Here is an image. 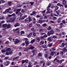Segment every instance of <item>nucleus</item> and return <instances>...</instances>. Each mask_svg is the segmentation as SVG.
Returning <instances> with one entry per match:
<instances>
[{
	"label": "nucleus",
	"instance_id": "12",
	"mask_svg": "<svg viewBox=\"0 0 67 67\" xmlns=\"http://www.w3.org/2000/svg\"><path fill=\"white\" fill-rule=\"evenodd\" d=\"M12 53L13 52L11 51L10 52L7 51V52H6V55H10V54H12Z\"/></svg>",
	"mask_w": 67,
	"mask_h": 67
},
{
	"label": "nucleus",
	"instance_id": "59",
	"mask_svg": "<svg viewBox=\"0 0 67 67\" xmlns=\"http://www.w3.org/2000/svg\"><path fill=\"white\" fill-rule=\"evenodd\" d=\"M29 26L30 27H32V24H29Z\"/></svg>",
	"mask_w": 67,
	"mask_h": 67
},
{
	"label": "nucleus",
	"instance_id": "15",
	"mask_svg": "<svg viewBox=\"0 0 67 67\" xmlns=\"http://www.w3.org/2000/svg\"><path fill=\"white\" fill-rule=\"evenodd\" d=\"M62 20V18H60L57 20V22L58 23H60V22H61V20Z\"/></svg>",
	"mask_w": 67,
	"mask_h": 67
},
{
	"label": "nucleus",
	"instance_id": "4",
	"mask_svg": "<svg viewBox=\"0 0 67 67\" xmlns=\"http://www.w3.org/2000/svg\"><path fill=\"white\" fill-rule=\"evenodd\" d=\"M64 60H65V59H62L61 60H59V59H57V62L58 63H59V64H62V63H63V62H64Z\"/></svg>",
	"mask_w": 67,
	"mask_h": 67
},
{
	"label": "nucleus",
	"instance_id": "55",
	"mask_svg": "<svg viewBox=\"0 0 67 67\" xmlns=\"http://www.w3.org/2000/svg\"><path fill=\"white\" fill-rule=\"evenodd\" d=\"M47 47L46 46V45H45L43 46V48H46Z\"/></svg>",
	"mask_w": 67,
	"mask_h": 67
},
{
	"label": "nucleus",
	"instance_id": "47",
	"mask_svg": "<svg viewBox=\"0 0 67 67\" xmlns=\"http://www.w3.org/2000/svg\"><path fill=\"white\" fill-rule=\"evenodd\" d=\"M36 25L38 27H40V26H41V25L40 24H36Z\"/></svg>",
	"mask_w": 67,
	"mask_h": 67
},
{
	"label": "nucleus",
	"instance_id": "48",
	"mask_svg": "<svg viewBox=\"0 0 67 67\" xmlns=\"http://www.w3.org/2000/svg\"><path fill=\"white\" fill-rule=\"evenodd\" d=\"M9 43V41H7L5 42V44H8Z\"/></svg>",
	"mask_w": 67,
	"mask_h": 67
},
{
	"label": "nucleus",
	"instance_id": "24",
	"mask_svg": "<svg viewBox=\"0 0 67 67\" xmlns=\"http://www.w3.org/2000/svg\"><path fill=\"white\" fill-rule=\"evenodd\" d=\"M56 12L58 15H59V13H60V10H59L56 11Z\"/></svg>",
	"mask_w": 67,
	"mask_h": 67
},
{
	"label": "nucleus",
	"instance_id": "30",
	"mask_svg": "<svg viewBox=\"0 0 67 67\" xmlns=\"http://www.w3.org/2000/svg\"><path fill=\"white\" fill-rule=\"evenodd\" d=\"M41 40V38H37L36 40L37 42H39Z\"/></svg>",
	"mask_w": 67,
	"mask_h": 67
},
{
	"label": "nucleus",
	"instance_id": "40",
	"mask_svg": "<svg viewBox=\"0 0 67 67\" xmlns=\"http://www.w3.org/2000/svg\"><path fill=\"white\" fill-rule=\"evenodd\" d=\"M38 22L39 23H43V21L41 20H39L38 21Z\"/></svg>",
	"mask_w": 67,
	"mask_h": 67
},
{
	"label": "nucleus",
	"instance_id": "14",
	"mask_svg": "<svg viewBox=\"0 0 67 67\" xmlns=\"http://www.w3.org/2000/svg\"><path fill=\"white\" fill-rule=\"evenodd\" d=\"M9 9H7L5 10V11L3 12V13H4V14H6L7 13L9 12Z\"/></svg>",
	"mask_w": 67,
	"mask_h": 67
},
{
	"label": "nucleus",
	"instance_id": "34",
	"mask_svg": "<svg viewBox=\"0 0 67 67\" xmlns=\"http://www.w3.org/2000/svg\"><path fill=\"white\" fill-rule=\"evenodd\" d=\"M25 43L26 45H29V42L27 40L25 41Z\"/></svg>",
	"mask_w": 67,
	"mask_h": 67
},
{
	"label": "nucleus",
	"instance_id": "8",
	"mask_svg": "<svg viewBox=\"0 0 67 67\" xmlns=\"http://www.w3.org/2000/svg\"><path fill=\"white\" fill-rule=\"evenodd\" d=\"M55 53H56V52L52 51L50 53V55L53 56L54 55V54H55Z\"/></svg>",
	"mask_w": 67,
	"mask_h": 67
},
{
	"label": "nucleus",
	"instance_id": "26",
	"mask_svg": "<svg viewBox=\"0 0 67 67\" xmlns=\"http://www.w3.org/2000/svg\"><path fill=\"white\" fill-rule=\"evenodd\" d=\"M38 57H41V56H42V54L41 53H40L38 54Z\"/></svg>",
	"mask_w": 67,
	"mask_h": 67
},
{
	"label": "nucleus",
	"instance_id": "35",
	"mask_svg": "<svg viewBox=\"0 0 67 67\" xmlns=\"http://www.w3.org/2000/svg\"><path fill=\"white\" fill-rule=\"evenodd\" d=\"M52 46V44L51 43L47 45L48 47H51Z\"/></svg>",
	"mask_w": 67,
	"mask_h": 67
},
{
	"label": "nucleus",
	"instance_id": "11",
	"mask_svg": "<svg viewBox=\"0 0 67 67\" xmlns=\"http://www.w3.org/2000/svg\"><path fill=\"white\" fill-rule=\"evenodd\" d=\"M19 58H20V56H18L15 58H14L13 59V60L14 61L15 60L18 59H19Z\"/></svg>",
	"mask_w": 67,
	"mask_h": 67
},
{
	"label": "nucleus",
	"instance_id": "57",
	"mask_svg": "<svg viewBox=\"0 0 67 67\" xmlns=\"http://www.w3.org/2000/svg\"><path fill=\"white\" fill-rule=\"evenodd\" d=\"M1 1H2V3H4L5 2V1H4L3 0H1Z\"/></svg>",
	"mask_w": 67,
	"mask_h": 67
},
{
	"label": "nucleus",
	"instance_id": "50",
	"mask_svg": "<svg viewBox=\"0 0 67 67\" xmlns=\"http://www.w3.org/2000/svg\"><path fill=\"white\" fill-rule=\"evenodd\" d=\"M22 53H21V52H20L19 54V55L20 56H21L22 55Z\"/></svg>",
	"mask_w": 67,
	"mask_h": 67
},
{
	"label": "nucleus",
	"instance_id": "16",
	"mask_svg": "<svg viewBox=\"0 0 67 67\" xmlns=\"http://www.w3.org/2000/svg\"><path fill=\"white\" fill-rule=\"evenodd\" d=\"M20 25V24L18 23H16V24H15L14 25V26L15 27H17V26H19Z\"/></svg>",
	"mask_w": 67,
	"mask_h": 67
},
{
	"label": "nucleus",
	"instance_id": "25",
	"mask_svg": "<svg viewBox=\"0 0 67 67\" xmlns=\"http://www.w3.org/2000/svg\"><path fill=\"white\" fill-rule=\"evenodd\" d=\"M0 19L1 20H3V19H4V16H0Z\"/></svg>",
	"mask_w": 67,
	"mask_h": 67
},
{
	"label": "nucleus",
	"instance_id": "60",
	"mask_svg": "<svg viewBox=\"0 0 67 67\" xmlns=\"http://www.w3.org/2000/svg\"><path fill=\"white\" fill-rule=\"evenodd\" d=\"M33 20V21H36V19H35V18H34L32 19V20Z\"/></svg>",
	"mask_w": 67,
	"mask_h": 67
},
{
	"label": "nucleus",
	"instance_id": "45",
	"mask_svg": "<svg viewBox=\"0 0 67 67\" xmlns=\"http://www.w3.org/2000/svg\"><path fill=\"white\" fill-rule=\"evenodd\" d=\"M21 10V9H19L17 10V11H18L19 12H20Z\"/></svg>",
	"mask_w": 67,
	"mask_h": 67
},
{
	"label": "nucleus",
	"instance_id": "29",
	"mask_svg": "<svg viewBox=\"0 0 67 67\" xmlns=\"http://www.w3.org/2000/svg\"><path fill=\"white\" fill-rule=\"evenodd\" d=\"M65 46V43H62V45L60 46V47H63Z\"/></svg>",
	"mask_w": 67,
	"mask_h": 67
},
{
	"label": "nucleus",
	"instance_id": "6",
	"mask_svg": "<svg viewBox=\"0 0 67 67\" xmlns=\"http://www.w3.org/2000/svg\"><path fill=\"white\" fill-rule=\"evenodd\" d=\"M47 40L49 42H52L54 40L52 37H49L47 39Z\"/></svg>",
	"mask_w": 67,
	"mask_h": 67
},
{
	"label": "nucleus",
	"instance_id": "56",
	"mask_svg": "<svg viewBox=\"0 0 67 67\" xmlns=\"http://www.w3.org/2000/svg\"><path fill=\"white\" fill-rule=\"evenodd\" d=\"M62 22L63 24V23L64 24H66V21L64 20H63L62 21Z\"/></svg>",
	"mask_w": 67,
	"mask_h": 67
},
{
	"label": "nucleus",
	"instance_id": "18",
	"mask_svg": "<svg viewBox=\"0 0 67 67\" xmlns=\"http://www.w3.org/2000/svg\"><path fill=\"white\" fill-rule=\"evenodd\" d=\"M28 19H29V22H30L31 21H32V18H31V17L30 16L28 17Z\"/></svg>",
	"mask_w": 67,
	"mask_h": 67
},
{
	"label": "nucleus",
	"instance_id": "32",
	"mask_svg": "<svg viewBox=\"0 0 67 67\" xmlns=\"http://www.w3.org/2000/svg\"><path fill=\"white\" fill-rule=\"evenodd\" d=\"M29 3H30V5H33L34 4V2H30Z\"/></svg>",
	"mask_w": 67,
	"mask_h": 67
},
{
	"label": "nucleus",
	"instance_id": "37",
	"mask_svg": "<svg viewBox=\"0 0 67 67\" xmlns=\"http://www.w3.org/2000/svg\"><path fill=\"white\" fill-rule=\"evenodd\" d=\"M52 38H57V36H56V35H54L53 36V37Z\"/></svg>",
	"mask_w": 67,
	"mask_h": 67
},
{
	"label": "nucleus",
	"instance_id": "31",
	"mask_svg": "<svg viewBox=\"0 0 67 67\" xmlns=\"http://www.w3.org/2000/svg\"><path fill=\"white\" fill-rule=\"evenodd\" d=\"M7 24H4V25H3V27H7Z\"/></svg>",
	"mask_w": 67,
	"mask_h": 67
},
{
	"label": "nucleus",
	"instance_id": "20",
	"mask_svg": "<svg viewBox=\"0 0 67 67\" xmlns=\"http://www.w3.org/2000/svg\"><path fill=\"white\" fill-rule=\"evenodd\" d=\"M55 8V10H54V12H55L56 10H57L58 9V8H59V7L58 6H56Z\"/></svg>",
	"mask_w": 67,
	"mask_h": 67
},
{
	"label": "nucleus",
	"instance_id": "36",
	"mask_svg": "<svg viewBox=\"0 0 67 67\" xmlns=\"http://www.w3.org/2000/svg\"><path fill=\"white\" fill-rule=\"evenodd\" d=\"M27 20V18L25 19V22H27V23H29V20Z\"/></svg>",
	"mask_w": 67,
	"mask_h": 67
},
{
	"label": "nucleus",
	"instance_id": "10",
	"mask_svg": "<svg viewBox=\"0 0 67 67\" xmlns=\"http://www.w3.org/2000/svg\"><path fill=\"white\" fill-rule=\"evenodd\" d=\"M45 42L43 40L41 41L39 43V45H43L44 44Z\"/></svg>",
	"mask_w": 67,
	"mask_h": 67
},
{
	"label": "nucleus",
	"instance_id": "53",
	"mask_svg": "<svg viewBox=\"0 0 67 67\" xmlns=\"http://www.w3.org/2000/svg\"><path fill=\"white\" fill-rule=\"evenodd\" d=\"M57 19V17H53V20H56Z\"/></svg>",
	"mask_w": 67,
	"mask_h": 67
},
{
	"label": "nucleus",
	"instance_id": "5",
	"mask_svg": "<svg viewBox=\"0 0 67 67\" xmlns=\"http://www.w3.org/2000/svg\"><path fill=\"white\" fill-rule=\"evenodd\" d=\"M21 62L22 64H24V63H26V64H27L29 62V60L27 59H26L25 60H22Z\"/></svg>",
	"mask_w": 67,
	"mask_h": 67
},
{
	"label": "nucleus",
	"instance_id": "3",
	"mask_svg": "<svg viewBox=\"0 0 67 67\" xmlns=\"http://www.w3.org/2000/svg\"><path fill=\"white\" fill-rule=\"evenodd\" d=\"M3 64L4 66H8L9 64H10V62L9 61H7L4 62L3 63Z\"/></svg>",
	"mask_w": 67,
	"mask_h": 67
},
{
	"label": "nucleus",
	"instance_id": "39",
	"mask_svg": "<svg viewBox=\"0 0 67 67\" xmlns=\"http://www.w3.org/2000/svg\"><path fill=\"white\" fill-rule=\"evenodd\" d=\"M9 15L10 17H11V16H15V14L14 13H13L11 15Z\"/></svg>",
	"mask_w": 67,
	"mask_h": 67
},
{
	"label": "nucleus",
	"instance_id": "58",
	"mask_svg": "<svg viewBox=\"0 0 67 67\" xmlns=\"http://www.w3.org/2000/svg\"><path fill=\"white\" fill-rule=\"evenodd\" d=\"M9 58V57L8 56H7L6 57H5V58H4V59H8Z\"/></svg>",
	"mask_w": 67,
	"mask_h": 67
},
{
	"label": "nucleus",
	"instance_id": "7",
	"mask_svg": "<svg viewBox=\"0 0 67 67\" xmlns=\"http://www.w3.org/2000/svg\"><path fill=\"white\" fill-rule=\"evenodd\" d=\"M20 42V40H19L18 39H15V41H14V43L15 44H17L18 43H19Z\"/></svg>",
	"mask_w": 67,
	"mask_h": 67
},
{
	"label": "nucleus",
	"instance_id": "9",
	"mask_svg": "<svg viewBox=\"0 0 67 67\" xmlns=\"http://www.w3.org/2000/svg\"><path fill=\"white\" fill-rule=\"evenodd\" d=\"M6 51V52H12V51H11V49L10 48H7Z\"/></svg>",
	"mask_w": 67,
	"mask_h": 67
},
{
	"label": "nucleus",
	"instance_id": "1",
	"mask_svg": "<svg viewBox=\"0 0 67 67\" xmlns=\"http://www.w3.org/2000/svg\"><path fill=\"white\" fill-rule=\"evenodd\" d=\"M54 33V31L53 29H51L49 32L48 31L47 34L48 36H50L51 35H53Z\"/></svg>",
	"mask_w": 67,
	"mask_h": 67
},
{
	"label": "nucleus",
	"instance_id": "13",
	"mask_svg": "<svg viewBox=\"0 0 67 67\" xmlns=\"http://www.w3.org/2000/svg\"><path fill=\"white\" fill-rule=\"evenodd\" d=\"M51 64H52L51 61H49L47 63H46V65L47 66H48L51 65Z\"/></svg>",
	"mask_w": 67,
	"mask_h": 67
},
{
	"label": "nucleus",
	"instance_id": "41",
	"mask_svg": "<svg viewBox=\"0 0 67 67\" xmlns=\"http://www.w3.org/2000/svg\"><path fill=\"white\" fill-rule=\"evenodd\" d=\"M20 33H21V35H22V34H24L25 32L23 31H21L20 32Z\"/></svg>",
	"mask_w": 67,
	"mask_h": 67
},
{
	"label": "nucleus",
	"instance_id": "28",
	"mask_svg": "<svg viewBox=\"0 0 67 67\" xmlns=\"http://www.w3.org/2000/svg\"><path fill=\"white\" fill-rule=\"evenodd\" d=\"M35 41V39H33L31 40V44H33V42H34Z\"/></svg>",
	"mask_w": 67,
	"mask_h": 67
},
{
	"label": "nucleus",
	"instance_id": "38",
	"mask_svg": "<svg viewBox=\"0 0 67 67\" xmlns=\"http://www.w3.org/2000/svg\"><path fill=\"white\" fill-rule=\"evenodd\" d=\"M51 49L52 51H56V49L54 47H53L51 48Z\"/></svg>",
	"mask_w": 67,
	"mask_h": 67
},
{
	"label": "nucleus",
	"instance_id": "51",
	"mask_svg": "<svg viewBox=\"0 0 67 67\" xmlns=\"http://www.w3.org/2000/svg\"><path fill=\"white\" fill-rule=\"evenodd\" d=\"M46 10H44L42 12V14H45V11Z\"/></svg>",
	"mask_w": 67,
	"mask_h": 67
},
{
	"label": "nucleus",
	"instance_id": "43",
	"mask_svg": "<svg viewBox=\"0 0 67 67\" xmlns=\"http://www.w3.org/2000/svg\"><path fill=\"white\" fill-rule=\"evenodd\" d=\"M31 31H35V30L34 29V27L31 28Z\"/></svg>",
	"mask_w": 67,
	"mask_h": 67
},
{
	"label": "nucleus",
	"instance_id": "27",
	"mask_svg": "<svg viewBox=\"0 0 67 67\" xmlns=\"http://www.w3.org/2000/svg\"><path fill=\"white\" fill-rule=\"evenodd\" d=\"M25 18V17L24 16H23L21 18H20L19 19V20H24Z\"/></svg>",
	"mask_w": 67,
	"mask_h": 67
},
{
	"label": "nucleus",
	"instance_id": "54",
	"mask_svg": "<svg viewBox=\"0 0 67 67\" xmlns=\"http://www.w3.org/2000/svg\"><path fill=\"white\" fill-rule=\"evenodd\" d=\"M45 63H44L43 64L42 67H45Z\"/></svg>",
	"mask_w": 67,
	"mask_h": 67
},
{
	"label": "nucleus",
	"instance_id": "61",
	"mask_svg": "<svg viewBox=\"0 0 67 67\" xmlns=\"http://www.w3.org/2000/svg\"><path fill=\"white\" fill-rule=\"evenodd\" d=\"M54 14H53V13H52L51 14V16H52V17H53L54 16Z\"/></svg>",
	"mask_w": 67,
	"mask_h": 67
},
{
	"label": "nucleus",
	"instance_id": "33",
	"mask_svg": "<svg viewBox=\"0 0 67 67\" xmlns=\"http://www.w3.org/2000/svg\"><path fill=\"white\" fill-rule=\"evenodd\" d=\"M1 52L2 53H5V52H6V50H5V49H2L1 50Z\"/></svg>",
	"mask_w": 67,
	"mask_h": 67
},
{
	"label": "nucleus",
	"instance_id": "52",
	"mask_svg": "<svg viewBox=\"0 0 67 67\" xmlns=\"http://www.w3.org/2000/svg\"><path fill=\"white\" fill-rule=\"evenodd\" d=\"M56 30L58 32H60V30L58 29V28L56 29Z\"/></svg>",
	"mask_w": 67,
	"mask_h": 67
},
{
	"label": "nucleus",
	"instance_id": "64",
	"mask_svg": "<svg viewBox=\"0 0 67 67\" xmlns=\"http://www.w3.org/2000/svg\"><path fill=\"white\" fill-rule=\"evenodd\" d=\"M28 64L29 65H31V64H32V62H30Z\"/></svg>",
	"mask_w": 67,
	"mask_h": 67
},
{
	"label": "nucleus",
	"instance_id": "46",
	"mask_svg": "<svg viewBox=\"0 0 67 67\" xmlns=\"http://www.w3.org/2000/svg\"><path fill=\"white\" fill-rule=\"evenodd\" d=\"M21 12L22 13H24L25 12V10H23V9H22Z\"/></svg>",
	"mask_w": 67,
	"mask_h": 67
},
{
	"label": "nucleus",
	"instance_id": "21",
	"mask_svg": "<svg viewBox=\"0 0 67 67\" xmlns=\"http://www.w3.org/2000/svg\"><path fill=\"white\" fill-rule=\"evenodd\" d=\"M47 26V24L46 23H44L42 25V26H43V27H46Z\"/></svg>",
	"mask_w": 67,
	"mask_h": 67
},
{
	"label": "nucleus",
	"instance_id": "17",
	"mask_svg": "<svg viewBox=\"0 0 67 67\" xmlns=\"http://www.w3.org/2000/svg\"><path fill=\"white\" fill-rule=\"evenodd\" d=\"M32 53H33L34 55H35L36 54V50H34L32 51Z\"/></svg>",
	"mask_w": 67,
	"mask_h": 67
},
{
	"label": "nucleus",
	"instance_id": "23",
	"mask_svg": "<svg viewBox=\"0 0 67 67\" xmlns=\"http://www.w3.org/2000/svg\"><path fill=\"white\" fill-rule=\"evenodd\" d=\"M12 2L9 1L8 3V4L9 5V6H11L12 5Z\"/></svg>",
	"mask_w": 67,
	"mask_h": 67
},
{
	"label": "nucleus",
	"instance_id": "19",
	"mask_svg": "<svg viewBox=\"0 0 67 67\" xmlns=\"http://www.w3.org/2000/svg\"><path fill=\"white\" fill-rule=\"evenodd\" d=\"M12 26V25L10 24H8L7 25V28H10L11 27V26Z\"/></svg>",
	"mask_w": 67,
	"mask_h": 67
},
{
	"label": "nucleus",
	"instance_id": "62",
	"mask_svg": "<svg viewBox=\"0 0 67 67\" xmlns=\"http://www.w3.org/2000/svg\"><path fill=\"white\" fill-rule=\"evenodd\" d=\"M63 6H64L65 8H67V5L66 4L63 5Z\"/></svg>",
	"mask_w": 67,
	"mask_h": 67
},
{
	"label": "nucleus",
	"instance_id": "44",
	"mask_svg": "<svg viewBox=\"0 0 67 67\" xmlns=\"http://www.w3.org/2000/svg\"><path fill=\"white\" fill-rule=\"evenodd\" d=\"M62 35H65L66 33L64 32H62Z\"/></svg>",
	"mask_w": 67,
	"mask_h": 67
},
{
	"label": "nucleus",
	"instance_id": "49",
	"mask_svg": "<svg viewBox=\"0 0 67 67\" xmlns=\"http://www.w3.org/2000/svg\"><path fill=\"white\" fill-rule=\"evenodd\" d=\"M45 57V58H47V56H48V54H46L44 55Z\"/></svg>",
	"mask_w": 67,
	"mask_h": 67
},
{
	"label": "nucleus",
	"instance_id": "42",
	"mask_svg": "<svg viewBox=\"0 0 67 67\" xmlns=\"http://www.w3.org/2000/svg\"><path fill=\"white\" fill-rule=\"evenodd\" d=\"M52 29V28L51 27V26H49L48 28L47 29V30H51Z\"/></svg>",
	"mask_w": 67,
	"mask_h": 67
},
{
	"label": "nucleus",
	"instance_id": "2",
	"mask_svg": "<svg viewBox=\"0 0 67 67\" xmlns=\"http://www.w3.org/2000/svg\"><path fill=\"white\" fill-rule=\"evenodd\" d=\"M67 49L66 48H64L62 51L60 52V55H63L64 53H65L67 52Z\"/></svg>",
	"mask_w": 67,
	"mask_h": 67
},
{
	"label": "nucleus",
	"instance_id": "63",
	"mask_svg": "<svg viewBox=\"0 0 67 67\" xmlns=\"http://www.w3.org/2000/svg\"><path fill=\"white\" fill-rule=\"evenodd\" d=\"M32 13L34 14H35L36 13V12L35 11H33L32 12Z\"/></svg>",
	"mask_w": 67,
	"mask_h": 67
},
{
	"label": "nucleus",
	"instance_id": "22",
	"mask_svg": "<svg viewBox=\"0 0 67 67\" xmlns=\"http://www.w3.org/2000/svg\"><path fill=\"white\" fill-rule=\"evenodd\" d=\"M66 2L67 1H63L62 2L63 5H64V4H66Z\"/></svg>",
	"mask_w": 67,
	"mask_h": 67
}]
</instances>
